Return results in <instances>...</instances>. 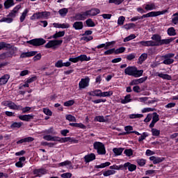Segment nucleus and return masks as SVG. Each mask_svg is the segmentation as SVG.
I'll return each instance as SVG.
<instances>
[{"instance_id": "1", "label": "nucleus", "mask_w": 178, "mask_h": 178, "mask_svg": "<svg viewBox=\"0 0 178 178\" xmlns=\"http://www.w3.org/2000/svg\"><path fill=\"white\" fill-rule=\"evenodd\" d=\"M143 73H144V70H137V67L133 66L127 67L124 70L125 74H127V76H133L134 77L136 78L141 77V76H143Z\"/></svg>"}, {"instance_id": "2", "label": "nucleus", "mask_w": 178, "mask_h": 178, "mask_svg": "<svg viewBox=\"0 0 178 178\" xmlns=\"http://www.w3.org/2000/svg\"><path fill=\"white\" fill-rule=\"evenodd\" d=\"M93 148L94 149H96L99 155H105V154H106L105 145L101 142H95L93 143Z\"/></svg>"}, {"instance_id": "3", "label": "nucleus", "mask_w": 178, "mask_h": 178, "mask_svg": "<svg viewBox=\"0 0 178 178\" xmlns=\"http://www.w3.org/2000/svg\"><path fill=\"white\" fill-rule=\"evenodd\" d=\"M49 16H51V13L48 11L36 13H34L31 17V20H40L41 19H47V17H49Z\"/></svg>"}, {"instance_id": "4", "label": "nucleus", "mask_w": 178, "mask_h": 178, "mask_svg": "<svg viewBox=\"0 0 178 178\" xmlns=\"http://www.w3.org/2000/svg\"><path fill=\"white\" fill-rule=\"evenodd\" d=\"M27 44H30V45H33V47H41V45H44L47 42L44 38H35L26 42Z\"/></svg>"}, {"instance_id": "5", "label": "nucleus", "mask_w": 178, "mask_h": 178, "mask_svg": "<svg viewBox=\"0 0 178 178\" xmlns=\"http://www.w3.org/2000/svg\"><path fill=\"white\" fill-rule=\"evenodd\" d=\"M175 54L169 53L164 56H162L163 60V65H172L175 62V59L172 58H174Z\"/></svg>"}, {"instance_id": "6", "label": "nucleus", "mask_w": 178, "mask_h": 178, "mask_svg": "<svg viewBox=\"0 0 178 178\" xmlns=\"http://www.w3.org/2000/svg\"><path fill=\"white\" fill-rule=\"evenodd\" d=\"M62 42H63V40H49L44 47L45 48H55V47H59L62 45Z\"/></svg>"}, {"instance_id": "7", "label": "nucleus", "mask_w": 178, "mask_h": 178, "mask_svg": "<svg viewBox=\"0 0 178 178\" xmlns=\"http://www.w3.org/2000/svg\"><path fill=\"white\" fill-rule=\"evenodd\" d=\"M86 15V17H92L93 16H97V15H99L101 13V10L97 8H92L90 10H88L85 11Z\"/></svg>"}, {"instance_id": "8", "label": "nucleus", "mask_w": 178, "mask_h": 178, "mask_svg": "<svg viewBox=\"0 0 178 178\" xmlns=\"http://www.w3.org/2000/svg\"><path fill=\"white\" fill-rule=\"evenodd\" d=\"M90 84V78L88 76L85 79H81L79 83V90H83L88 87Z\"/></svg>"}, {"instance_id": "9", "label": "nucleus", "mask_w": 178, "mask_h": 178, "mask_svg": "<svg viewBox=\"0 0 178 178\" xmlns=\"http://www.w3.org/2000/svg\"><path fill=\"white\" fill-rule=\"evenodd\" d=\"M123 169H125V170H127L128 169L129 172H134V170L137 169V165L127 162L123 165Z\"/></svg>"}, {"instance_id": "10", "label": "nucleus", "mask_w": 178, "mask_h": 178, "mask_svg": "<svg viewBox=\"0 0 178 178\" xmlns=\"http://www.w3.org/2000/svg\"><path fill=\"white\" fill-rule=\"evenodd\" d=\"M33 175H35V177H41V176L47 174V170L43 168H40V169H35L33 171Z\"/></svg>"}, {"instance_id": "11", "label": "nucleus", "mask_w": 178, "mask_h": 178, "mask_svg": "<svg viewBox=\"0 0 178 178\" xmlns=\"http://www.w3.org/2000/svg\"><path fill=\"white\" fill-rule=\"evenodd\" d=\"M152 40L154 41V47H159L161 41L162 40V37L159 35V34H154L152 36Z\"/></svg>"}, {"instance_id": "12", "label": "nucleus", "mask_w": 178, "mask_h": 178, "mask_svg": "<svg viewBox=\"0 0 178 178\" xmlns=\"http://www.w3.org/2000/svg\"><path fill=\"white\" fill-rule=\"evenodd\" d=\"M138 45H141L142 47H154L155 43L154 40H148V41H140L138 42Z\"/></svg>"}, {"instance_id": "13", "label": "nucleus", "mask_w": 178, "mask_h": 178, "mask_svg": "<svg viewBox=\"0 0 178 178\" xmlns=\"http://www.w3.org/2000/svg\"><path fill=\"white\" fill-rule=\"evenodd\" d=\"M53 26L56 29H70V24L69 23H63V24L54 23Z\"/></svg>"}, {"instance_id": "14", "label": "nucleus", "mask_w": 178, "mask_h": 178, "mask_svg": "<svg viewBox=\"0 0 178 178\" xmlns=\"http://www.w3.org/2000/svg\"><path fill=\"white\" fill-rule=\"evenodd\" d=\"M149 160L153 161L154 165H156V163H161V162H163V161H165V158L152 156L149 157Z\"/></svg>"}, {"instance_id": "15", "label": "nucleus", "mask_w": 178, "mask_h": 178, "mask_svg": "<svg viewBox=\"0 0 178 178\" xmlns=\"http://www.w3.org/2000/svg\"><path fill=\"white\" fill-rule=\"evenodd\" d=\"M153 115L154 116L152 118V122L149 125L150 129H152V127L155 126V123H156V122H159V115H158L156 113H154Z\"/></svg>"}, {"instance_id": "16", "label": "nucleus", "mask_w": 178, "mask_h": 178, "mask_svg": "<svg viewBox=\"0 0 178 178\" xmlns=\"http://www.w3.org/2000/svg\"><path fill=\"white\" fill-rule=\"evenodd\" d=\"M22 8L21 5L16 6L13 10L9 13L8 16L10 17H16V15H17V13L19 12V9Z\"/></svg>"}, {"instance_id": "17", "label": "nucleus", "mask_w": 178, "mask_h": 178, "mask_svg": "<svg viewBox=\"0 0 178 178\" xmlns=\"http://www.w3.org/2000/svg\"><path fill=\"white\" fill-rule=\"evenodd\" d=\"M10 79V75L5 74L0 78V86H5Z\"/></svg>"}, {"instance_id": "18", "label": "nucleus", "mask_w": 178, "mask_h": 178, "mask_svg": "<svg viewBox=\"0 0 178 178\" xmlns=\"http://www.w3.org/2000/svg\"><path fill=\"white\" fill-rule=\"evenodd\" d=\"M74 19L75 20H86V19H87V15L86 14V12H83L81 13H78L76 15H75V16L74 17Z\"/></svg>"}, {"instance_id": "19", "label": "nucleus", "mask_w": 178, "mask_h": 178, "mask_svg": "<svg viewBox=\"0 0 178 178\" xmlns=\"http://www.w3.org/2000/svg\"><path fill=\"white\" fill-rule=\"evenodd\" d=\"M19 119H20V120H24V122H30V120L34 119V115H19Z\"/></svg>"}, {"instance_id": "20", "label": "nucleus", "mask_w": 178, "mask_h": 178, "mask_svg": "<svg viewBox=\"0 0 178 178\" xmlns=\"http://www.w3.org/2000/svg\"><path fill=\"white\" fill-rule=\"evenodd\" d=\"M147 77H143V78H140L138 79H134L131 82V86H136L137 84H141V83H144L147 80Z\"/></svg>"}, {"instance_id": "21", "label": "nucleus", "mask_w": 178, "mask_h": 178, "mask_svg": "<svg viewBox=\"0 0 178 178\" xmlns=\"http://www.w3.org/2000/svg\"><path fill=\"white\" fill-rule=\"evenodd\" d=\"M85 162L86 163H88V162H91L92 161H94L95 159V154L91 153L90 154L86 155L84 156Z\"/></svg>"}, {"instance_id": "22", "label": "nucleus", "mask_w": 178, "mask_h": 178, "mask_svg": "<svg viewBox=\"0 0 178 178\" xmlns=\"http://www.w3.org/2000/svg\"><path fill=\"white\" fill-rule=\"evenodd\" d=\"M72 27L75 30H83V27H84V25L83 24L82 22H75L73 24Z\"/></svg>"}, {"instance_id": "23", "label": "nucleus", "mask_w": 178, "mask_h": 178, "mask_svg": "<svg viewBox=\"0 0 178 178\" xmlns=\"http://www.w3.org/2000/svg\"><path fill=\"white\" fill-rule=\"evenodd\" d=\"M12 6H15V1H13V0H6L4 2L5 9H9L10 8H12Z\"/></svg>"}, {"instance_id": "24", "label": "nucleus", "mask_w": 178, "mask_h": 178, "mask_svg": "<svg viewBox=\"0 0 178 178\" xmlns=\"http://www.w3.org/2000/svg\"><path fill=\"white\" fill-rule=\"evenodd\" d=\"M8 108L10 109H13L14 111H20L22 106H17L16 104H15V102L10 101Z\"/></svg>"}, {"instance_id": "25", "label": "nucleus", "mask_w": 178, "mask_h": 178, "mask_svg": "<svg viewBox=\"0 0 178 178\" xmlns=\"http://www.w3.org/2000/svg\"><path fill=\"white\" fill-rule=\"evenodd\" d=\"M78 59L79 62H88V60H91V57H88L86 54H81L78 56Z\"/></svg>"}, {"instance_id": "26", "label": "nucleus", "mask_w": 178, "mask_h": 178, "mask_svg": "<svg viewBox=\"0 0 178 178\" xmlns=\"http://www.w3.org/2000/svg\"><path fill=\"white\" fill-rule=\"evenodd\" d=\"M65 36V31L56 32L54 35L49 38V39L54 38L56 40V38H60V37Z\"/></svg>"}, {"instance_id": "27", "label": "nucleus", "mask_w": 178, "mask_h": 178, "mask_svg": "<svg viewBox=\"0 0 178 178\" xmlns=\"http://www.w3.org/2000/svg\"><path fill=\"white\" fill-rule=\"evenodd\" d=\"M156 8H158V6H156L154 3L146 4L145 6V10H155Z\"/></svg>"}, {"instance_id": "28", "label": "nucleus", "mask_w": 178, "mask_h": 178, "mask_svg": "<svg viewBox=\"0 0 178 178\" xmlns=\"http://www.w3.org/2000/svg\"><path fill=\"white\" fill-rule=\"evenodd\" d=\"M58 166H67L68 169H73V166L72 165V162L70 161H65L60 163Z\"/></svg>"}, {"instance_id": "29", "label": "nucleus", "mask_w": 178, "mask_h": 178, "mask_svg": "<svg viewBox=\"0 0 178 178\" xmlns=\"http://www.w3.org/2000/svg\"><path fill=\"white\" fill-rule=\"evenodd\" d=\"M88 95L91 97H101V90H95L88 92Z\"/></svg>"}, {"instance_id": "30", "label": "nucleus", "mask_w": 178, "mask_h": 178, "mask_svg": "<svg viewBox=\"0 0 178 178\" xmlns=\"http://www.w3.org/2000/svg\"><path fill=\"white\" fill-rule=\"evenodd\" d=\"M148 58V54L143 53L138 58V65H143V63Z\"/></svg>"}, {"instance_id": "31", "label": "nucleus", "mask_w": 178, "mask_h": 178, "mask_svg": "<svg viewBox=\"0 0 178 178\" xmlns=\"http://www.w3.org/2000/svg\"><path fill=\"white\" fill-rule=\"evenodd\" d=\"M156 16H158L156 11H152L142 15V17L144 19L145 17H156Z\"/></svg>"}, {"instance_id": "32", "label": "nucleus", "mask_w": 178, "mask_h": 178, "mask_svg": "<svg viewBox=\"0 0 178 178\" xmlns=\"http://www.w3.org/2000/svg\"><path fill=\"white\" fill-rule=\"evenodd\" d=\"M37 54V51H29L22 54V58H30V56H34Z\"/></svg>"}, {"instance_id": "33", "label": "nucleus", "mask_w": 178, "mask_h": 178, "mask_svg": "<svg viewBox=\"0 0 178 178\" xmlns=\"http://www.w3.org/2000/svg\"><path fill=\"white\" fill-rule=\"evenodd\" d=\"M58 136H52L51 135H46L43 136L44 140H46L47 141H57Z\"/></svg>"}, {"instance_id": "34", "label": "nucleus", "mask_w": 178, "mask_h": 178, "mask_svg": "<svg viewBox=\"0 0 178 178\" xmlns=\"http://www.w3.org/2000/svg\"><path fill=\"white\" fill-rule=\"evenodd\" d=\"M58 13L61 17H65L67 13H69V9L67 8H61L58 10Z\"/></svg>"}, {"instance_id": "35", "label": "nucleus", "mask_w": 178, "mask_h": 178, "mask_svg": "<svg viewBox=\"0 0 178 178\" xmlns=\"http://www.w3.org/2000/svg\"><path fill=\"white\" fill-rule=\"evenodd\" d=\"M112 95H113V91L112 90L108 92H102L101 90L100 92V98L102 97H112Z\"/></svg>"}, {"instance_id": "36", "label": "nucleus", "mask_w": 178, "mask_h": 178, "mask_svg": "<svg viewBox=\"0 0 178 178\" xmlns=\"http://www.w3.org/2000/svg\"><path fill=\"white\" fill-rule=\"evenodd\" d=\"M129 102H131V95H127L124 97V99L121 100V104H129Z\"/></svg>"}, {"instance_id": "37", "label": "nucleus", "mask_w": 178, "mask_h": 178, "mask_svg": "<svg viewBox=\"0 0 178 178\" xmlns=\"http://www.w3.org/2000/svg\"><path fill=\"white\" fill-rule=\"evenodd\" d=\"M175 38H170V39H163L161 40L159 44L160 45H163L165 44H170V42H172V41H174Z\"/></svg>"}, {"instance_id": "38", "label": "nucleus", "mask_w": 178, "mask_h": 178, "mask_svg": "<svg viewBox=\"0 0 178 178\" xmlns=\"http://www.w3.org/2000/svg\"><path fill=\"white\" fill-rule=\"evenodd\" d=\"M158 76L163 79V80H172V76L168 74H158Z\"/></svg>"}, {"instance_id": "39", "label": "nucleus", "mask_w": 178, "mask_h": 178, "mask_svg": "<svg viewBox=\"0 0 178 178\" xmlns=\"http://www.w3.org/2000/svg\"><path fill=\"white\" fill-rule=\"evenodd\" d=\"M123 148L119 147V148H114L113 149V152H114L115 155L119 156L122 155V153L123 152Z\"/></svg>"}, {"instance_id": "40", "label": "nucleus", "mask_w": 178, "mask_h": 178, "mask_svg": "<svg viewBox=\"0 0 178 178\" xmlns=\"http://www.w3.org/2000/svg\"><path fill=\"white\" fill-rule=\"evenodd\" d=\"M70 126L72 127H79V129H86V125L82 123H70Z\"/></svg>"}, {"instance_id": "41", "label": "nucleus", "mask_w": 178, "mask_h": 178, "mask_svg": "<svg viewBox=\"0 0 178 178\" xmlns=\"http://www.w3.org/2000/svg\"><path fill=\"white\" fill-rule=\"evenodd\" d=\"M111 163L110 162H106L101 163L100 165H95L96 169H102L104 168H106V166H110Z\"/></svg>"}, {"instance_id": "42", "label": "nucleus", "mask_w": 178, "mask_h": 178, "mask_svg": "<svg viewBox=\"0 0 178 178\" xmlns=\"http://www.w3.org/2000/svg\"><path fill=\"white\" fill-rule=\"evenodd\" d=\"M70 140H72V138L70 137H67V138H59L57 136V140L58 141V143H67V141H70Z\"/></svg>"}, {"instance_id": "43", "label": "nucleus", "mask_w": 178, "mask_h": 178, "mask_svg": "<svg viewBox=\"0 0 178 178\" xmlns=\"http://www.w3.org/2000/svg\"><path fill=\"white\" fill-rule=\"evenodd\" d=\"M13 22V19L10 17H3L0 19V23H12Z\"/></svg>"}, {"instance_id": "44", "label": "nucleus", "mask_w": 178, "mask_h": 178, "mask_svg": "<svg viewBox=\"0 0 178 178\" xmlns=\"http://www.w3.org/2000/svg\"><path fill=\"white\" fill-rule=\"evenodd\" d=\"M86 23L88 27H95V23L92 22V19H88Z\"/></svg>"}, {"instance_id": "45", "label": "nucleus", "mask_w": 178, "mask_h": 178, "mask_svg": "<svg viewBox=\"0 0 178 178\" xmlns=\"http://www.w3.org/2000/svg\"><path fill=\"white\" fill-rule=\"evenodd\" d=\"M27 13H29V10L27 9H25L20 17L21 23H23L24 22V19H26V16H27Z\"/></svg>"}, {"instance_id": "46", "label": "nucleus", "mask_w": 178, "mask_h": 178, "mask_svg": "<svg viewBox=\"0 0 178 178\" xmlns=\"http://www.w3.org/2000/svg\"><path fill=\"white\" fill-rule=\"evenodd\" d=\"M115 173H116V171H115L113 170H108L107 171H105L103 173V175L105 176V177L112 176V175H115Z\"/></svg>"}, {"instance_id": "47", "label": "nucleus", "mask_w": 178, "mask_h": 178, "mask_svg": "<svg viewBox=\"0 0 178 178\" xmlns=\"http://www.w3.org/2000/svg\"><path fill=\"white\" fill-rule=\"evenodd\" d=\"M172 23H173V24H178V13L173 14Z\"/></svg>"}, {"instance_id": "48", "label": "nucleus", "mask_w": 178, "mask_h": 178, "mask_svg": "<svg viewBox=\"0 0 178 178\" xmlns=\"http://www.w3.org/2000/svg\"><path fill=\"white\" fill-rule=\"evenodd\" d=\"M129 119H138L140 118H143L144 115L143 114H131L129 115Z\"/></svg>"}, {"instance_id": "49", "label": "nucleus", "mask_w": 178, "mask_h": 178, "mask_svg": "<svg viewBox=\"0 0 178 178\" xmlns=\"http://www.w3.org/2000/svg\"><path fill=\"white\" fill-rule=\"evenodd\" d=\"M124 130L126 132H124L123 134H130V133H133V131H131L133 130V127L126 126L124 127Z\"/></svg>"}, {"instance_id": "50", "label": "nucleus", "mask_w": 178, "mask_h": 178, "mask_svg": "<svg viewBox=\"0 0 178 178\" xmlns=\"http://www.w3.org/2000/svg\"><path fill=\"white\" fill-rule=\"evenodd\" d=\"M22 122H14L11 124L10 127L11 129H20L22 127Z\"/></svg>"}, {"instance_id": "51", "label": "nucleus", "mask_w": 178, "mask_h": 178, "mask_svg": "<svg viewBox=\"0 0 178 178\" xmlns=\"http://www.w3.org/2000/svg\"><path fill=\"white\" fill-rule=\"evenodd\" d=\"M168 35H176V30L175 28L171 27L168 29Z\"/></svg>"}, {"instance_id": "52", "label": "nucleus", "mask_w": 178, "mask_h": 178, "mask_svg": "<svg viewBox=\"0 0 178 178\" xmlns=\"http://www.w3.org/2000/svg\"><path fill=\"white\" fill-rule=\"evenodd\" d=\"M136 38V35L131 34L129 36H127L124 39V42H127L129 41H131V40H134Z\"/></svg>"}, {"instance_id": "53", "label": "nucleus", "mask_w": 178, "mask_h": 178, "mask_svg": "<svg viewBox=\"0 0 178 178\" xmlns=\"http://www.w3.org/2000/svg\"><path fill=\"white\" fill-rule=\"evenodd\" d=\"M125 51H126V47H122L117 49L115 51V54L116 55H118V54H123V52H124Z\"/></svg>"}, {"instance_id": "54", "label": "nucleus", "mask_w": 178, "mask_h": 178, "mask_svg": "<svg viewBox=\"0 0 178 178\" xmlns=\"http://www.w3.org/2000/svg\"><path fill=\"white\" fill-rule=\"evenodd\" d=\"M152 136L158 137V136H159V134H161V131L158 130L155 128H153V129H152Z\"/></svg>"}, {"instance_id": "55", "label": "nucleus", "mask_w": 178, "mask_h": 178, "mask_svg": "<svg viewBox=\"0 0 178 178\" xmlns=\"http://www.w3.org/2000/svg\"><path fill=\"white\" fill-rule=\"evenodd\" d=\"M110 169H112L114 170H120V169H123V165H113L110 166Z\"/></svg>"}, {"instance_id": "56", "label": "nucleus", "mask_w": 178, "mask_h": 178, "mask_svg": "<svg viewBox=\"0 0 178 178\" xmlns=\"http://www.w3.org/2000/svg\"><path fill=\"white\" fill-rule=\"evenodd\" d=\"M124 29H125V30H130V29H133V27H136V24H133V23H130V24H127L125 25H124Z\"/></svg>"}, {"instance_id": "57", "label": "nucleus", "mask_w": 178, "mask_h": 178, "mask_svg": "<svg viewBox=\"0 0 178 178\" xmlns=\"http://www.w3.org/2000/svg\"><path fill=\"white\" fill-rule=\"evenodd\" d=\"M124 0H109L108 3H114L115 5H120Z\"/></svg>"}, {"instance_id": "58", "label": "nucleus", "mask_w": 178, "mask_h": 178, "mask_svg": "<svg viewBox=\"0 0 178 178\" xmlns=\"http://www.w3.org/2000/svg\"><path fill=\"white\" fill-rule=\"evenodd\" d=\"M66 119L67 120H69V122H76V117L72 115H67Z\"/></svg>"}, {"instance_id": "59", "label": "nucleus", "mask_w": 178, "mask_h": 178, "mask_svg": "<svg viewBox=\"0 0 178 178\" xmlns=\"http://www.w3.org/2000/svg\"><path fill=\"white\" fill-rule=\"evenodd\" d=\"M55 67H63V60H58L56 63H55Z\"/></svg>"}, {"instance_id": "60", "label": "nucleus", "mask_w": 178, "mask_h": 178, "mask_svg": "<svg viewBox=\"0 0 178 178\" xmlns=\"http://www.w3.org/2000/svg\"><path fill=\"white\" fill-rule=\"evenodd\" d=\"M124 154H125L127 156H131V155H133V150L131 149H125Z\"/></svg>"}, {"instance_id": "61", "label": "nucleus", "mask_w": 178, "mask_h": 178, "mask_svg": "<svg viewBox=\"0 0 178 178\" xmlns=\"http://www.w3.org/2000/svg\"><path fill=\"white\" fill-rule=\"evenodd\" d=\"M125 18L123 16H121L118 18V24H120V26L123 25L124 23Z\"/></svg>"}, {"instance_id": "62", "label": "nucleus", "mask_w": 178, "mask_h": 178, "mask_svg": "<svg viewBox=\"0 0 178 178\" xmlns=\"http://www.w3.org/2000/svg\"><path fill=\"white\" fill-rule=\"evenodd\" d=\"M137 163L139 166H144L145 165V160L144 159H138Z\"/></svg>"}, {"instance_id": "63", "label": "nucleus", "mask_w": 178, "mask_h": 178, "mask_svg": "<svg viewBox=\"0 0 178 178\" xmlns=\"http://www.w3.org/2000/svg\"><path fill=\"white\" fill-rule=\"evenodd\" d=\"M74 104V100H69L64 103V106H72Z\"/></svg>"}, {"instance_id": "64", "label": "nucleus", "mask_w": 178, "mask_h": 178, "mask_svg": "<svg viewBox=\"0 0 178 178\" xmlns=\"http://www.w3.org/2000/svg\"><path fill=\"white\" fill-rule=\"evenodd\" d=\"M61 177L63 178H70L72 177V173L66 172L61 175Z\"/></svg>"}]
</instances>
